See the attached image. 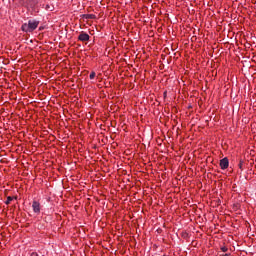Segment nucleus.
I'll use <instances>...</instances> for the list:
<instances>
[{
	"instance_id": "10",
	"label": "nucleus",
	"mask_w": 256,
	"mask_h": 256,
	"mask_svg": "<svg viewBox=\"0 0 256 256\" xmlns=\"http://www.w3.org/2000/svg\"><path fill=\"white\" fill-rule=\"evenodd\" d=\"M31 256H39V254H37V252H33Z\"/></svg>"
},
{
	"instance_id": "4",
	"label": "nucleus",
	"mask_w": 256,
	"mask_h": 256,
	"mask_svg": "<svg viewBox=\"0 0 256 256\" xmlns=\"http://www.w3.org/2000/svg\"><path fill=\"white\" fill-rule=\"evenodd\" d=\"M90 39V36L89 34L85 33V32H81L78 36V41H82V42H85V41H89Z\"/></svg>"
},
{
	"instance_id": "1",
	"label": "nucleus",
	"mask_w": 256,
	"mask_h": 256,
	"mask_svg": "<svg viewBox=\"0 0 256 256\" xmlns=\"http://www.w3.org/2000/svg\"><path fill=\"white\" fill-rule=\"evenodd\" d=\"M37 27H39V21L29 20L28 23H24L22 25L21 29L24 31V33H33Z\"/></svg>"
},
{
	"instance_id": "9",
	"label": "nucleus",
	"mask_w": 256,
	"mask_h": 256,
	"mask_svg": "<svg viewBox=\"0 0 256 256\" xmlns=\"http://www.w3.org/2000/svg\"><path fill=\"white\" fill-rule=\"evenodd\" d=\"M221 250L223 251V253H226L227 247H222Z\"/></svg>"
},
{
	"instance_id": "8",
	"label": "nucleus",
	"mask_w": 256,
	"mask_h": 256,
	"mask_svg": "<svg viewBox=\"0 0 256 256\" xmlns=\"http://www.w3.org/2000/svg\"><path fill=\"white\" fill-rule=\"evenodd\" d=\"M239 169H243V161H240L238 164Z\"/></svg>"
},
{
	"instance_id": "3",
	"label": "nucleus",
	"mask_w": 256,
	"mask_h": 256,
	"mask_svg": "<svg viewBox=\"0 0 256 256\" xmlns=\"http://www.w3.org/2000/svg\"><path fill=\"white\" fill-rule=\"evenodd\" d=\"M32 208H33L34 213H37V214L41 213V204L39 202L33 201Z\"/></svg>"
},
{
	"instance_id": "6",
	"label": "nucleus",
	"mask_w": 256,
	"mask_h": 256,
	"mask_svg": "<svg viewBox=\"0 0 256 256\" xmlns=\"http://www.w3.org/2000/svg\"><path fill=\"white\" fill-rule=\"evenodd\" d=\"M11 201H13V197L8 196L7 200H6V205H9V203H11Z\"/></svg>"
},
{
	"instance_id": "2",
	"label": "nucleus",
	"mask_w": 256,
	"mask_h": 256,
	"mask_svg": "<svg viewBox=\"0 0 256 256\" xmlns=\"http://www.w3.org/2000/svg\"><path fill=\"white\" fill-rule=\"evenodd\" d=\"M220 168L223 170L229 168V159L227 157L220 160Z\"/></svg>"
},
{
	"instance_id": "7",
	"label": "nucleus",
	"mask_w": 256,
	"mask_h": 256,
	"mask_svg": "<svg viewBox=\"0 0 256 256\" xmlns=\"http://www.w3.org/2000/svg\"><path fill=\"white\" fill-rule=\"evenodd\" d=\"M96 75H97V74L92 71V72L90 73V76H89V77H90V79H93Z\"/></svg>"
},
{
	"instance_id": "5",
	"label": "nucleus",
	"mask_w": 256,
	"mask_h": 256,
	"mask_svg": "<svg viewBox=\"0 0 256 256\" xmlns=\"http://www.w3.org/2000/svg\"><path fill=\"white\" fill-rule=\"evenodd\" d=\"M84 19H97V16L95 14H86L84 15Z\"/></svg>"
}]
</instances>
